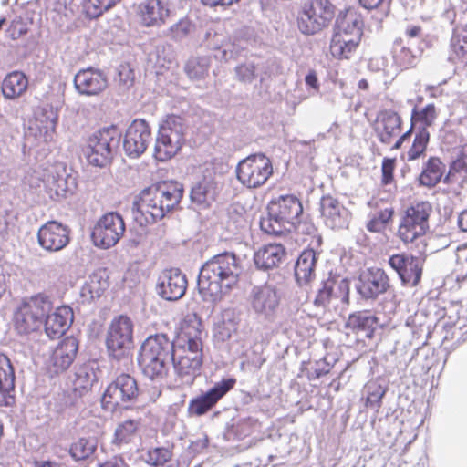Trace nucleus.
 <instances>
[{
	"instance_id": "obj_1",
	"label": "nucleus",
	"mask_w": 467,
	"mask_h": 467,
	"mask_svg": "<svg viewBox=\"0 0 467 467\" xmlns=\"http://www.w3.org/2000/svg\"><path fill=\"white\" fill-rule=\"evenodd\" d=\"M242 266L233 253L213 256L201 268L198 289L204 301L216 302L235 287L240 280Z\"/></svg>"
},
{
	"instance_id": "obj_2",
	"label": "nucleus",
	"mask_w": 467,
	"mask_h": 467,
	"mask_svg": "<svg viewBox=\"0 0 467 467\" xmlns=\"http://www.w3.org/2000/svg\"><path fill=\"white\" fill-rule=\"evenodd\" d=\"M364 21L355 7L342 12L333 28L328 54L337 61L350 60L356 55L363 37Z\"/></svg>"
},
{
	"instance_id": "obj_3",
	"label": "nucleus",
	"mask_w": 467,
	"mask_h": 467,
	"mask_svg": "<svg viewBox=\"0 0 467 467\" xmlns=\"http://www.w3.org/2000/svg\"><path fill=\"white\" fill-rule=\"evenodd\" d=\"M173 350L174 343L166 334L148 337L140 346L137 358L142 374L153 381L165 379L169 375Z\"/></svg>"
},
{
	"instance_id": "obj_4",
	"label": "nucleus",
	"mask_w": 467,
	"mask_h": 467,
	"mask_svg": "<svg viewBox=\"0 0 467 467\" xmlns=\"http://www.w3.org/2000/svg\"><path fill=\"white\" fill-rule=\"evenodd\" d=\"M431 212L432 206L429 202H416L404 211L398 226L400 240L406 244L415 243L416 252L420 256L425 255L427 250L425 235L430 228Z\"/></svg>"
},
{
	"instance_id": "obj_5",
	"label": "nucleus",
	"mask_w": 467,
	"mask_h": 467,
	"mask_svg": "<svg viewBox=\"0 0 467 467\" xmlns=\"http://www.w3.org/2000/svg\"><path fill=\"white\" fill-rule=\"evenodd\" d=\"M52 307L50 297L44 293L23 297L13 313L12 322L15 330L20 335L39 331Z\"/></svg>"
},
{
	"instance_id": "obj_6",
	"label": "nucleus",
	"mask_w": 467,
	"mask_h": 467,
	"mask_svg": "<svg viewBox=\"0 0 467 467\" xmlns=\"http://www.w3.org/2000/svg\"><path fill=\"white\" fill-rule=\"evenodd\" d=\"M121 132L111 125L97 130L86 140L82 150L87 161L93 166L105 167L113 156V150L118 147Z\"/></svg>"
},
{
	"instance_id": "obj_7",
	"label": "nucleus",
	"mask_w": 467,
	"mask_h": 467,
	"mask_svg": "<svg viewBox=\"0 0 467 467\" xmlns=\"http://www.w3.org/2000/svg\"><path fill=\"white\" fill-rule=\"evenodd\" d=\"M140 391L135 378L121 373L110 382L101 397V407L109 412L129 409L138 401Z\"/></svg>"
},
{
	"instance_id": "obj_8",
	"label": "nucleus",
	"mask_w": 467,
	"mask_h": 467,
	"mask_svg": "<svg viewBox=\"0 0 467 467\" xmlns=\"http://www.w3.org/2000/svg\"><path fill=\"white\" fill-rule=\"evenodd\" d=\"M335 17V5L329 0H307L297 15V27L306 36L328 27Z\"/></svg>"
},
{
	"instance_id": "obj_9",
	"label": "nucleus",
	"mask_w": 467,
	"mask_h": 467,
	"mask_svg": "<svg viewBox=\"0 0 467 467\" xmlns=\"http://www.w3.org/2000/svg\"><path fill=\"white\" fill-rule=\"evenodd\" d=\"M182 119H164L158 130L154 157L159 161L173 158L182 149L184 141Z\"/></svg>"
},
{
	"instance_id": "obj_10",
	"label": "nucleus",
	"mask_w": 467,
	"mask_h": 467,
	"mask_svg": "<svg viewBox=\"0 0 467 467\" xmlns=\"http://www.w3.org/2000/svg\"><path fill=\"white\" fill-rule=\"evenodd\" d=\"M274 173L272 161L265 154H251L240 161L236 167V177L247 189H257L265 185Z\"/></svg>"
},
{
	"instance_id": "obj_11",
	"label": "nucleus",
	"mask_w": 467,
	"mask_h": 467,
	"mask_svg": "<svg viewBox=\"0 0 467 467\" xmlns=\"http://www.w3.org/2000/svg\"><path fill=\"white\" fill-rule=\"evenodd\" d=\"M133 344V323L124 315L115 317L108 329L106 346L110 356L120 358L126 356Z\"/></svg>"
},
{
	"instance_id": "obj_12",
	"label": "nucleus",
	"mask_w": 467,
	"mask_h": 467,
	"mask_svg": "<svg viewBox=\"0 0 467 467\" xmlns=\"http://www.w3.org/2000/svg\"><path fill=\"white\" fill-rule=\"evenodd\" d=\"M174 372L182 379L188 378L192 383L202 366V348L174 345L171 360Z\"/></svg>"
},
{
	"instance_id": "obj_13",
	"label": "nucleus",
	"mask_w": 467,
	"mask_h": 467,
	"mask_svg": "<svg viewBox=\"0 0 467 467\" xmlns=\"http://www.w3.org/2000/svg\"><path fill=\"white\" fill-rule=\"evenodd\" d=\"M125 233V223L117 213H108L95 224L91 238L94 244L101 248L114 246Z\"/></svg>"
},
{
	"instance_id": "obj_14",
	"label": "nucleus",
	"mask_w": 467,
	"mask_h": 467,
	"mask_svg": "<svg viewBox=\"0 0 467 467\" xmlns=\"http://www.w3.org/2000/svg\"><path fill=\"white\" fill-rule=\"evenodd\" d=\"M267 211L272 218L291 229L296 228L299 223L303 205L296 196L285 194L272 199L267 205Z\"/></svg>"
},
{
	"instance_id": "obj_15",
	"label": "nucleus",
	"mask_w": 467,
	"mask_h": 467,
	"mask_svg": "<svg viewBox=\"0 0 467 467\" xmlns=\"http://www.w3.org/2000/svg\"><path fill=\"white\" fill-rule=\"evenodd\" d=\"M431 125V119H410V126L392 146L393 150H398L402 143L410 136L413 130H416L412 145L407 152L409 161H415L423 156L428 143L430 141V132L428 128Z\"/></svg>"
},
{
	"instance_id": "obj_16",
	"label": "nucleus",
	"mask_w": 467,
	"mask_h": 467,
	"mask_svg": "<svg viewBox=\"0 0 467 467\" xmlns=\"http://www.w3.org/2000/svg\"><path fill=\"white\" fill-rule=\"evenodd\" d=\"M236 384L234 378L223 379L214 384L205 393L192 399L189 402V412L195 416H202L211 410L218 401L223 399Z\"/></svg>"
},
{
	"instance_id": "obj_17",
	"label": "nucleus",
	"mask_w": 467,
	"mask_h": 467,
	"mask_svg": "<svg viewBox=\"0 0 467 467\" xmlns=\"http://www.w3.org/2000/svg\"><path fill=\"white\" fill-rule=\"evenodd\" d=\"M150 128L144 119H134L126 130L123 148L130 157L137 158L147 149L150 140Z\"/></svg>"
},
{
	"instance_id": "obj_18",
	"label": "nucleus",
	"mask_w": 467,
	"mask_h": 467,
	"mask_svg": "<svg viewBox=\"0 0 467 467\" xmlns=\"http://www.w3.org/2000/svg\"><path fill=\"white\" fill-rule=\"evenodd\" d=\"M39 245L46 251L57 252L70 242V229L57 221H48L37 232Z\"/></svg>"
},
{
	"instance_id": "obj_19",
	"label": "nucleus",
	"mask_w": 467,
	"mask_h": 467,
	"mask_svg": "<svg viewBox=\"0 0 467 467\" xmlns=\"http://www.w3.org/2000/svg\"><path fill=\"white\" fill-rule=\"evenodd\" d=\"M135 205L138 212L144 217L146 224L154 223L170 212L154 185L141 191Z\"/></svg>"
},
{
	"instance_id": "obj_20",
	"label": "nucleus",
	"mask_w": 467,
	"mask_h": 467,
	"mask_svg": "<svg viewBox=\"0 0 467 467\" xmlns=\"http://www.w3.org/2000/svg\"><path fill=\"white\" fill-rule=\"evenodd\" d=\"M170 15L168 4L162 0H144L135 6L136 18L145 27H161Z\"/></svg>"
},
{
	"instance_id": "obj_21",
	"label": "nucleus",
	"mask_w": 467,
	"mask_h": 467,
	"mask_svg": "<svg viewBox=\"0 0 467 467\" xmlns=\"http://www.w3.org/2000/svg\"><path fill=\"white\" fill-rule=\"evenodd\" d=\"M159 295L170 301L182 298L187 289L186 276L177 268L162 271L157 285Z\"/></svg>"
},
{
	"instance_id": "obj_22",
	"label": "nucleus",
	"mask_w": 467,
	"mask_h": 467,
	"mask_svg": "<svg viewBox=\"0 0 467 467\" xmlns=\"http://www.w3.org/2000/svg\"><path fill=\"white\" fill-rule=\"evenodd\" d=\"M389 265L398 273L404 284L417 285L422 275V262L413 255L396 254L389 257Z\"/></svg>"
},
{
	"instance_id": "obj_23",
	"label": "nucleus",
	"mask_w": 467,
	"mask_h": 467,
	"mask_svg": "<svg viewBox=\"0 0 467 467\" xmlns=\"http://www.w3.org/2000/svg\"><path fill=\"white\" fill-rule=\"evenodd\" d=\"M78 350V341L74 337L63 338L53 350L48 368L49 371L57 375L71 366L77 357Z\"/></svg>"
},
{
	"instance_id": "obj_24",
	"label": "nucleus",
	"mask_w": 467,
	"mask_h": 467,
	"mask_svg": "<svg viewBox=\"0 0 467 467\" xmlns=\"http://www.w3.org/2000/svg\"><path fill=\"white\" fill-rule=\"evenodd\" d=\"M389 288V277L381 269H368L360 274L357 290L366 299L376 298Z\"/></svg>"
},
{
	"instance_id": "obj_25",
	"label": "nucleus",
	"mask_w": 467,
	"mask_h": 467,
	"mask_svg": "<svg viewBox=\"0 0 467 467\" xmlns=\"http://www.w3.org/2000/svg\"><path fill=\"white\" fill-rule=\"evenodd\" d=\"M74 84L80 94L96 96L108 88V78L101 70L88 67L77 73Z\"/></svg>"
},
{
	"instance_id": "obj_26",
	"label": "nucleus",
	"mask_w": 467,
	"mask_h": 467,
	"mask_svg": "<svg viewBox=\"0 0 467 467\" xmlns=\"http://www.w3.org/2000/svg\"><path fill=\"white\" fill-rule=\"evenodd\" d=\"M202 322L196 313H188L180 321L176 345H187L202 348Z\"/></svg>"
},
{
	"instance_id": "obj_27",
	"label": "nucleus",
	"mask_w": 467,
	"mask_h": 467,
	"mask_svg": "<svg viewBox=\"0 0 467 467\" xmlns=\"http://www.w3.org/2000/svg\"><path fill=\"white\" fill-rule=\"evenodd\" d=\"M73 319L74 313L70 306H58L45 318V332L52 339L58 338L71 327Z\"/></svg>"
},
{
	"instance_id": "obj_28",
	"label": "nucleus",
	"mask_w": 467,
	"mask_h": 467,
	"mask_svg": "<svg viewBox=\"0 0 467 467\" xmlns=\"http://www.w3.org/2000/svg\"><path fill=\"white\" fill-rule=\"evenodd\" d=\"M109 287V279L101 272H94L80 288L83 304H90L99 299Z\"/></svg>"
},
{
	"instance_id": "obj_29",
	"label": "nucleus",
	"mask_w": 467,
	"mask_h": 467,
	"mask_svg": "<svg viewBox=\"0 0 467 467\" xmlns=\"http://www.w3.org/2000/svg\"><path fill=\"white\" fill-rule=\"evenodd\" d=\"M285 254V249L281 244H268L254 253V261L260 269H271L281 263Z\"/></svg>"
},
{
	"instance_id": "obj_30",
	"label": "nucleus",
	"mask_w": 467,
	"mask_h": 467,
	"mask_svg": "<svg viewBox=\"0 0 467 467\" xmlns=\"http://www.w3.org/2000/svg\"><path fill=\"white\" fill-rule=\"evenodd\" d=\"M15 389V375L9 358L0 354V406H8L14 397L11 392Z\"/></svg>"
},
{
	"instance_id": "obj_31",
	"label": "nucleus",
	"mask_w": 467,
	"mask_h": 467,
	"mask_svg": "<svg viewBox=\"0 0 467 467\" xmlns=\"http://www.w3.org/2000/svg\"><path fill=\"white\" fill-rule=\"evenodd\" d=\"M379 318L368 311H358L348 316L345 327L353 333L364 332L368 338L374 337Z\"/></svg>"
},
{
	"instance_id": "obj_32",
	"label": "nucleus",
	"mask_w": 467,
	"mask_h": 467,
	"mask_svg": "<svg viewBox=\"0 0 467 467\" xmlns=\"http://www.w3.org/2000/svg\"><path fill=\"white\" fill-rule=\"evenodd\" d=\"M446 165L441 158L436 156L430 157L422 165L421 172L418 181L420 185L427 188H433L439 184L444 176Z\"/></svg>"
},
{
	"instance_id": "obj_33",
	"label": "nucleus",
	"mask_w": 467,
	"mask_h": 467,
	"mask_svg": "<svg viewBox=\"0 0 467 467\" xmlns=\"http://www.w3.org/2000/svg\"><path fill=\"white\" fill-rule=\"evenodd\" d=\"M278 296L275 289L264 285L254 288L251 297L253 308L258 313L273 311L278 305Z\"/></svg>"
},
{
	"instance_id": "obj_34",
	"label": "nucleus",
	"mask_w": 467,
	"mask_h": 467,
	"mask_svg": "<svg viewBox=\"0 0 467 467\" xmlns=\"http://www.w3.org/2000/svg\"><path fill=\"white\" fill-rule=\"evenodd\" d=\"M348 295V285L345 280L339 282L327 279L322 285V288L314 300L317 306H327L333 298H346Z\"/></svg>"
},
{
	"instance_id": "obj_35",
	"label": "nucleus",
	"mask_w": 467,
	"mask_h": 467,
	"mask_svg": "<svg viewBox=\"0 0 467 467\" xmlns=\"http://www.w3.org/2000/svg\"><path fill=\"white\" fill-rule=\"evenodd\" d=\"M391 54L393 65L400 71L415 68L420 61V56L406 47L402 39L393 43Z\"/></svg>"
},
{
	"instance_id": "obj_36",
	"label": "nucleus",
	"mask_w": 467,
	"mask_h": 467,
	"mask_svg": "<svg viewBox=\"0 0 467 467\" xmlns=\"http://www.w3.org/2000/svg\"><path fill=\"white\" fill-rule=\"evenodd\" d=\"M28 88V78L21 71H12L3 79L1 89L5 99H15L20 98Z\"/></svg>"
},
{
	"instance_id": "obj_37",
	"label": "nucleus",
	"mask_w": 467,
	"mask_h": 467,
	"mask_svg": "<svg viewBox=\"0 0 467 467\" xmlns=\"http://www.w3.org/2000/svg\"><path fill=\"white\" fill-rule=\"evenodd\" d=\"M321 215L326 225L331 229L343 227L345 220L341 213V206L337 199L331 195H326L320 201Z\"/></svg>"
},
{
	"instance_id": "obj_38",
	"label": "nucleus",
	"mask_w": 467,
	"mask_h": 467,
	"mask_svg": "<svg viewBox=\"0 0 467 467\" xmlns=\"http://www.w3.org/2000/svg\"><path fill=\"white\" fill-rule=\"evenodd\" d=\"M317 254L313 249L304 250L295 265V276L296 281L302 284L309 283L315 276Z\"/></svg>"
},
{
	"instance_id": "obj_39",
	"label": "nucleus",
	"mask_w": 467,
	"mask_h": 467,
	"mask_svg": "<svg viewBox=\"0 0 467 467\" xmlns=\"http://www.w3.org/2000/svg\"><path fill=\"white\" fill-rule=\"evenodd\" d=\"M375 130L383 143L389 144L394 139H399L402 134L401 119H376Z\"/></svg>"
},
{
	"instance_id": "obj_40",
	"label": "nucleus",
	"mask_w": 467,
	"mask_h": 467,
	"mask_svg": "<svg viewBox=\"0 0 467 467\" xmlns=\"http://www.w3.org/2000/svg\"><path fill=\"white\" fill-rule=\"evenodd\" d=\"M154 187L170 212L174 210L181 202L183 196V188L177 182H163L154 185Z\"/></svg>"
},
{
	"instance_id": "obj_41",
	"label": "nucleus",
	"mask_w": 467,
	"mask_h": 467,
	"mask_svg": "<svg viewBox=\"0 0 467 467\" xmlns=\"http://www.w3.org/2000/svg\"><path fill=\"white\" fill-rule=\"evenodd\" d=\"M443 182L454 192L462 189L467 182V163L462 160H454L450 164Z\"/></svg>"
},
{
	"instance_id": "obj_42",
	"label": "nucleus",
	"mask_w": 467,
	"mask_h": 467,
	"mask_svg": "<svg viewBox=\"0 0 467 467\" xmlns=\"http://www.w3.org/2000/svg\"><path fill=\"white\" fill-rule=\"evenodd\" d=\"M451 49L460 61H467V23L456 26L451 37Z\"/></svg>"
},
{
	"instance_id": "obj_43",
	"label": "nucleus",
	"mask_w": 467,
	"mask_h": 467,
	"mask_svg": "<svg viewBox=\"0 0 467 467\" xmlns=\"http://www.w3.org/2000/svg\"><path fill=\"white\" fill-rule=\"evenodd\" d=\"M96 381V375L93 369L87 365L79 367L75 374L73 380V390L79 396L91 389Z\"/></svg>"
},
{
	"instance_id": "obj_44",
	"label": "nucleus",
	"mask_w": 467,
	"mask_h": 467,
	"mask_svg": "<svg viewBox=\"0 0 467 467\" xmlns=\"http://www.w3.org/2000/svg\"><path fill=\"white\" fill-rule=\"evenodd\" d=\"M140 421L135 420H126L119 423L114 432L113 443L123 445L131 442L137 436Z\"/></svg>"
},
{
	"instance_id": "obj_45",
	"label": "nucleus",
	"mask_w": 467,
	"mask_h": 467,
	"mask_svg": "<svg viewBox=\"0 0 467 467\" xmlns=\"http://www.w3.org/2000/svg\"><path fill=\"white\" fill-rule=\"evenodd\" d=\"M120 0H84L83 14L89 19H96L113 8Z\"/></svg>"
},
{
	"instance_id": "obj_46",
	"label": "nucleus",
	"mask_w": 467,
	"mask_h": 467,
	"mask_svg": "<svg viewBox=\"0 0 467 467\" xmlns=\"http://www.w3.org/2000/svg\"><path fill=\"white\" fill-rule=\"evenodd\" d=\"M209 67L210 63L208 58L192 57L186 62L184 71L190 79L199 80L208 75Z\"/></svg>"
},
{
	"instance_id": "obj_47",
	"label": "nucleus",
	"mask_w": 467,
	"mask_h": 467,
	"mask_svg": "<svg viewBox=\"0 0 467 467\" xmlns=\"http://www.w3.org/2000/svg\"><path fill=\"white\" fill-rule=\"evenodd\" d=\"M66 180L62 176L48 175L45 180V189L53 200L65 198L67 193Z\"/></svg>"
},
{
	"instance_id": "obj_48",
	"label": "nucleus",
	"mask_w": 467,
	"mask_h": 467,
	"mask_svg": "<svg viewBox=\"0 0 467 467\" xmlns=\"http://www.w3.org/2000/svg\"><path fill=\"white\" fill-rule=\"evenodd\" d=\"M394 211L392 208H386L379 211L368 222L367 229L371 233H379L383 231L387 224L392 220Z\"/></svg>"
},
{
	"instance_id": "obj_49",
	"label": "nucleus",
	"mask_w": 467,
	"mask_h": 467,
	"mask_svg": "<svg viewBox=\"0 0 467 467\" xmlns=\"http://www.w3.org/2000/svg\"><path fill=\"white\" fill-rule=\"evenodd\" d=\"M95 448L96 445L92 441L79 438L72 443L69 452L75 460L81 461L88 458L94 452Z\"/></svg>"
},
{
	"instance_id": "obj_50",
	"label": "nucleus",
	"mask_w": 467,
	"mask_h": 467,
	"mask_svg": "<svg viewBox=\"0 0 467 467\" xmlns=\"http://www.w3.org/2000/svg\"><path fill=\"white\" fill-rule=\"evenodd\" d=\"M115 81L122 89H130L133 87L135 83V72L130 63L124 62L118 67Z\"/></svg>"
},
{
	"instance_id": "obj_51",
	"label": "nucleus",
	"mask_w": 467,
	"mask_h": 467,
	"mask_svg": "<svg viewBox=\"0 0 467 467\" xmlns=\"http://www.w3.org/2000/svg\"><path fill=\"white\" fill-rule=\"evenodd\" d=\"M330 372L328 364L321 361H316L314 364L310 362L304 363L301 368V373L306 377L308 380H315Z\"/></svg>"
},
{
	"instance_id": "obj_52",
	"label": "nucleus",
	"mask_w": 467,
	"mask_h": 467,
	"mask_svg": "<svg viewBox=\"0 0 467 467\" xmlns=\"http://www.w3.org/2000/svg\"><path fill=\"white\" fill-rule=\"evenodd\" d=\"M386 394V389L379 384L373 383L368 387V395L365 405L367 408L376 409L378 411L382 405V399Z\"/></svg>"
},
{
	"instance_id": "obj_53",
	"label": "nucleus",
	"mask_w": 467,
	"mask_h": 467,
	"mask_svg": "<svg viewBox=\"0 0 467 467\" xmlns=\"http://www.w3.org/2000/svg\"><path fill=\"white\" fill-rule=\"evenodd\" d=\"M172 451L164 447L154 448L148 452L147 462L153 466H163L172 458Z\"/></svg>"
},
{
	"instance_id": "obj_54",
	"label": "nucleus",
	"mask_w": 467,
	"mask_h": 467,
	"mask_svg": "<svg viewBox=\"0 0 467 467\" xmlns=\"http://www.w3.org/2000/svg\"><path fill=\"white\" fill-rule=\"evenodd\" d=\"M261 229L272 235H279L283 234L286 230H291L287 225L285 223H281V222H278L272 218L270 214H267L266 218H264L260 223Z\"/></svg>"
},
{
	"instance_id": "obj_55",
	"label": "nucleus",
	"mask_w": 467,
	"mask_h": 467,
	"mask_svg": "<svg viewBox=\"0 0 467 467\" xmlns=\"http://www.w3.org/2000/svg\"><path fill=\"white\" fill-rule=\"evenodd\" d=\"M395 169V159L384 158L382 161V177L381 183L388 185L393 181V172Z\"/></svg>"
},
{
	"instance_id": "obj_56",
	"label": "nucleus",
	"mask_w": 467,
	"mask_h": 467,
	"mask_svg": "<svg viewBox=\"0 0 467 467\" xmlns=\"http://www.w3.org/2000/svg\"><path fill=\"white\" fill-rule=\"evenodd\" d=\"M62 103L59 99H48L42 103L43 117H57L60 113Z\"/></svg>"
},
{
	"instance_id": "obj_57",
	"label": "nucleus",
	"mask_w": 467,
	"mask_h": 467,
	"mask_svg": "<svg viewBox=\"0 0 467 467\" xmlns=\"http://www.w3.org/2000/svg\"><path fill=\"white\" fill-rule=\"evenodd\" d=\"M437 114L436 107L433 103H429L423 107L416 105L413 108L411 117H434Z\"/></svg>"
},
{
	"instance_id": "obj_58",
	"label": "nucleus",
	"mask_w": 467,
	"mask_h": 467,
	"mask_svg": "<svg viewBox=\"0 0 467 467\" xmlns=\"http://www.w3.org/2000/svg\"><path fill=\"white\" fill-rule=\"evenodd\" d=\"M306 85L309 88L318 90L319 83L315 70H310L305 78Z\"/></svg>"
},
{
	"instance_id": "obj_59",
	"label": "nucleus",
	"mask_w": 467,
	"mask_h": 467,
	"mask_svg": "<svg viewBox=\"0 0 467 467\" xmlns=\"http://www.w3.org/2000/svg\"><path fill=\"white\" fill-rule=\"evenodd\" d=\"M421 33H422V27L418 25L409 26H407V28L405 30V35L410 38L420 36L421 35Z\"/></svg>"
},
{
	"instance_id": "obj_60",
	"label": "nucleus",
	"mask_w": 467,
	"mask_h": 467,
	"mask_svg": "<svg viewBox=\"0 0 467 467\" xmlns=\"http://www.w3.org/2000/svg\"><path fill=\"white\" fill-rule=\"evenodd\" d=\"M35 466L36 467H65L64 464H62L61 462H57L56 461H51V460L36 462Z\"/></svg>"
},
{
	"instance_id": "obj_61",
	"label": "nucleus",
	"mask_w": 467,
	"mask_h": 467,
	"mask_svg": "<svg viewBox=\"0 0 467 467\" xmlns=\"http://www.w3.org/2000/svg\"><path fill=\"white\" fill-rule=\"evenodd\" d=\"M360 4L367 9H374L380 5L383 0H359Z\"/></svg>"
},
{
	"instance_id": "obj_62",
	"label": "nucleus",
	"mask_w": 467,
	"mask_h": 467,
	"mask_svg": "<svg viewBox=\"0 0 467 467\" xmlns=\"http://www.w3.org/2000/svg\"><path fill=\"white\" fill-rule=\"evenodd\" d=\"M458 225L462 232H467V210L460 213Z\"/></svg>"
},
{
	"instance_id": "obj_63",
	"label": "nucleus",
	"mask_w": 467,
	"mask_h": 467,
	"mask_svg": "<svg viewBox=\"0 0 467 467\" xmlns=\"http://www.w3.org/2000/svg\"><path fill=\"white\" fill-rule=\"evenodd\" d=\"M99 467H123V462L119 459L114 458L105 462Z\"/></svg>"
},
{
	"instance_id": "obj_64",
	"label": "nucleus",
	"mask_w": 467,
	"mask_h": 467,
	"mask_svg": "<svg viewBox=\"0 0 467 467\" xmlns=\"http://www.w3.org/2000/svg\"><path fill=\"white\" fill-rule=\"evenodd\" d=\"M455 160H462L464 163H467V144L461 148L459 155Z\"/></svg>"
}]
</instances>
